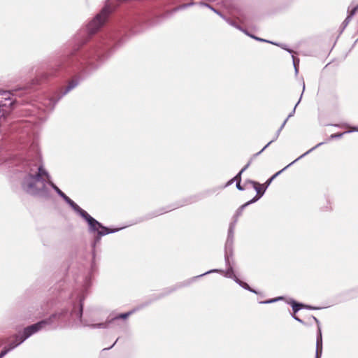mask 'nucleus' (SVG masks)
I'll return each instance as SVG.
<instances>
[{
  "label": "nucleus",
  "mask_w": 358,
  "mask_h": 358,
  "mask_svg": "<svg viewBox=\"0 0 358 358\" xmlns=\"http://www.w3.org/2000/svg\"><path fill=\"white\" fill-rule=\"evenodd\" d=\"M271 180L268 178L266 182L264 184H263L262 185H264V187H266V189L268 188V187L270 185V184L271 183Z\"/></svg>",
  "instance_id": "nucleus-40"
},
{
  "label": "nucleus",
  "mask_w": 358,
  "mask_h": 358,
  "mask_svg": "<svg viewBox=\"0 0 358 358\" xmlns=\"http://www.w3.org/2000/svg\"><path fill=\"white\" fill-rule=\"evenodd\" d=\"M242 171H239L234 178H233V180H234V182H236V183L237 182H241V175H242Z\"/></svg>",
  "instance_id": "nucleus-30"
},
{
  "label": "nucleus",
  "mask_w": 358,
  "mask_h": 358,
  "mask_svg": "<svg viewBox=\"0 0 358 358\" xmlns=\"http://www.w3.org/2000/svg\"><path fill=\"white\" fill-rule=\"evenodd\" d=\"M235 282L238 285H239L241 287H243V289H245L250 292L257 294V292L255 289L250 287V285L247 282L242 281L238 278H235Z\"/></svg>",
  "instance_id": "nucleus-17"
},
{
  "label": "nucleus",
  "mask_w": 358,
  "mask_h": 358,
  "mask_svg": "<svg viewBox=\"0 0 358 358\" xmlns=\"http://www.w3.org/2000/svg\"><path fill=\"white\" fill-rule=\"evenodd\" d=\"M243 32H244L246 35L249 36L250 37H251L252 38H254V39H255V40H256V41H261V42L268 43L274 44V45H278V46L280 45L279 44H278V43H274V42H272V41H268V40H266V39H264V38H261L257 37V36H255V35H253V34H250L247 30H246V31H243Z\"/></svg>",
  "instance_id": "nucleus-20"
},
{
  "label": "nucleus",
  "mask_w": 358,
  "mask_h": 358,
  "mask_svg": "<svg viewBox=\"0 0 358 358\" xmlns=\"http://www.w3.org/2000/svg\"><path fill=\"white\" fill-rule=\"evenodd\" d=\"M334 127H340L341 125L340 124H333Z\"/></svg>",
  "instance_id": "nucleus-51"
},
{
  "label": "nucleus",
  "mask_w": 358,
  "mask_h": 358,
  "mask_svg": "<svg viewBox=\"0 0 358 358\" xmlns=\"http://www.w3.org/2000/svg\"><path fill=\"white\" fill-rule=\"evenodd\" d=\"M281 47H282L283 49H285V50H287V51H288L289 52H290V53L292 52L290 49L282 47V46H281Z\"/></svg>",
  "instance_id": "nucleus-48"
},
{
  "label": "nucleus",
  "mask_w": 358,
  "mask_h": 358,
  "mask_svg": "<svg viewBox=\"0 0 358 358\" xmlns=\"http://www.w3.org/2000/svg\"><path fill=\"white\" fill-rule=\"evenodd\" d=\"M195 3H194V2L192 1V2H190V3L183 4V5L181 6V8H188V7H190V6H192L194 5Z\"/></svg>",
  "instance_id": "nucleus-36"
},
{
  "label": "nucleus",
  "mask_w": 358,
  "mask_h": 358,
  "mask_svg": "<svg viewBox=\"0 0 358 358\" xmlns=\"http://www.w3.org/2000/svg\"><path fill=\"white\" fill-rule=\"evenodd\" d=\"M297 322H299V323H301L302 324H306L305 322L300 318L297 320Z\"/></svg>",
  "instance_id": "nucleus-45"
},
{
  "label": "nucleus",
  "mask_w": 358,
  "mask_h": 358,
  "mask_svg": "<svg viewBox=\"0 0 358 358\" xmlns=\"http://www.w3.org/2000/svg\"><path fill=\"white\" fill-rule=\"evenodd\" d=\"M351 20H352V17H350V16L348 15L346 17V18L345 19V20L342 23V30H341V31H343V29L348 26V24H349V22H350Z\"/></svg>",
  "instance_id": "nucleus-28"
},
{
  "label": "nucleus",
  "mask_w": 358,
  "mask_h": 358,
  "mask_svg": "<svg viewBox=\"0 0 358 358\" xmlns=\"http://www.w3.org/2000/svg\"><path fill=\"white\" fill-rule=\"evenodd\" d=\"M236 224V220L232 221L229 226L227 238L224 246V260L225 264H229V257L233 255V244L234 237V229Z\"/></svg>",
  "instance_id": "nucleus-7"
},
{
  "label": "nucleus",
  "mask_w": 358,
  "mask_h": 358,
  "mask_svg": "<svg viewBox=\"0 0 358 358\" xmlns=\"http://www.w3.org/2000/svg\"><path fill=\"white\" fill-rule=\"evenodd\" d=\"M227 269L225 272V276L229 278H232L235 281V278H238L235 274L234 271V268L231 265V263L229 262V264H227Z\"/></svg>",
  "instance_id": "nucleus-19"
},
{
  "label": "nucleus",
  "mask_w": 358,
  "mask_h": 358,
  "mask_svg": "<svg viewBox=\"0 0 358 358\" xmlns=\"http://www.w3.org/2000/svg\"><path fill=\"white\" fill-rule=\"evenodd\" d=\"M358 11V4L352 8L350 10H348V16L352 18V17L357 13Z\"/></svg>",
  "instance_id": "nucleus-27"
},
{
  "label": "nucleus",
  "mask_w": 358,
  "mask_h": 358,
  "mask_svg": "<svg viewBox=\"0 0 358 358\" xmlns=\"http://www.w3.org/2000/svg\"><path fill=\"white\" fill-rule=\"evenodd\" d=\"M251 162H252V159L247 163V164H245L244 166V167L240 171H242V173H243L245 170H247L248 169V167L250 166Z\"/></svg>",
  "instance_id": "nucleus-34"
},
{
  "label": "nucleus",
  "mask_w": 358,
  "mask_h": 358,
  "mask_svg": "<svg viewBox=\"0 0 358 358\" xmlns=\"http://www.w3.org/2000/svg\"><path fill=\"white\" fill-rule=\"evenodd\" d=\"M66 315L67 311L66 310L52 314L48 318L42 320L36 323L25 327L22 333H19L18 334H15L14 336L15 339L11 342L14 343V345H16L17 348L30 336L43 329L46 325L51 324L55 319H63Z\"/></svg>",
  "instance_id": "nucleus-4"
},
{
  "label": "nucleus",
  "mask_w": 358,
  "mask_h": 358,
  "mask_svg": "<svg viewBox=\"0 0 358 358\" xmlns=\"http://www.w3.org/2000/svg\"><path fill=\"white\" fill-rule=\"evenodd\" d=\"M81 78L75 76L69 80L65 87H58L50 92L42 99V104L46 110L52 111L56 104L68 93L75 89L80 83Z\"/></svg>",
  "instance_id": "nucleus-3"
},
{
  "label": "nucleus",
  "mask_w": 358,
  "mask_h": 358,
  "mask_svg": "<svg viewBox=\"0 0 358 358\" xmlns=\"http://www.w3.org/2000/svg\"><path fill=\"white\" fill-rule=\"evenodd\" d=\"M288 303L292 306V311L294 313H296L301 309H304L305 304L303 303L298 302L294 299H291Z\"/></svg>",
  "instance_id": "nucleus-15"
},
{
  "label": "nucleus",
  "mask_w": 358,
  "mask_h": 358,
  "mask_svg": "<svg viewBox=\"0 0 358 358\" xmlns=\"http://www.w3.org/2000/svg\"><path fill=\"white\" fill-rule=\"evenodd\" d=\"M326 143V142H320L319 143H317L315 146L313 147L312 148H310V150H308L307 152H306L305 153H303V155H301V156H299L298 158H296L295 160H294L292 162H291L290 164H289L287 166H286L285 168H283L282 170L278 171L277 173H275L274 175H273L269 179L273 181V179H275V178H277V176H278L279 174H280L284 170H285L287 167L290 166L291 165H292L294 163H295L296 161L299 160L300 159L303 158V157H305L306 155H308L309 153H310L311 152H313L314 150H315L316 148H319L320 146H321L322 145Z\"/></svg>",
  "instance_id": "nucleus-11"
},
{
  "label": "nucleus",
  "mask_w": 358,
  "mask_h": 358,
  "mask_svg": "<svg viewBox=\"0 0 358 358\" xmlns=\"http://www.w3.org/2000/svg\"><path fill=\"white\" fill-rule=\"evenodd\" d=\"M326 143V142H320L319 143H317L315 146L313 147L312 148H310V150H308L307 152H306L305 153H303V155H301V156H299L298 158H296L295 160H294L292 162H291L290 164H289L287 166H286L285 168H283L282 170L278 171L277 173H275L274 175H273L269 179L273 181V179H275V178H277V176H278L279 174H280L284 170H285L287 167L290 166L291 165H292L294 163H295L296 161L299 160L300 159L303 158V157H305L306 155H308L309 153H310L311 152H313L314 150H315L316 148H319L320 146H321L322 145Z\"/></svg>",
  "instance_id": "nucleus-9"
},
{
  "label": "nucleus",
  "mask_w": 358,
  "mask_h": 358,
  "mask_svg": "<svg viewBox=\"0 0 358 358\" xmlns=\"http://www.w3.org/2000/svg\"><path fill=\"white\" fill-rule=\"evenodd\" d=\"M167 211H168V210H166V212H167ZM164 213H165V211L160 210V212H159V213H155V214L153 215V216H152V217H156V216H157V215H162V214H163Z\"/></svg>",
  "instance_id": "nucleus-41"
},
{
  "label": "nucleus",
  "mask_w": 358,
  "mask_h": 358,
  "mask_svg": "<svg viewBox=\"0 0 358 358\" xmlns=\"http://www.w3.org/2000/svg\"><path fill=\"white\" fill-rule=\"evenodd\" d=\"M312 318L313 319V320L317 324V329H319V327H321L320 326V322L319 320L317 317H315V316H312Z\"/></svg>",
  "instance_id": "nucleus-38"
},
{
  "label": "nucleus",
  "mask_w": 358,
  "mask_h": 358,
  "mask_svg": "<svg viewBox=\"0 0 358 358\" xmlns=\"http://www.w3.org/2000/svg\"><path fill=\"white\" fill-rule=\"evenodd\" d=\"M79 215L87 222L89 233L94 235L92 243L93 259L95 257L96 245L100 242L101 237L109 234L117 232L124 228H108L92 217L85 210L82 212Z\"/></svg>",
  "instance_id": "nucleus-2"
},
{
  "label": "nucleus",
  "mask_w": 358,
  "mask_h": 358,
  "mask_svg": "<svg viewBox=\"0 0 358 358\" xmlns=\"http://www.w3.org/2000/svg\"><path fill=\"white\" fill-rule=\"evenodd\" d=\"M91 282L90 278H86L85 285H84V291L87 292V289L90 287Z\"/></svg>",
  "instance_id": "nucleus-31"
},
{
  "label": "nucleus",
  "mask_w": 358,
  "mask_h": 358,
  "mask_svg": "<svg viewBox=\"0 0 358 358\" xmlns=\"http://www.w3.org/2000/svg\"><path fill=\"white\" fill-rule=\"evenodd\" d=\"M346 133L344 132H342V133H336V134H333L330 136L329 138L330 139H336V138H341L344 134H345Z\"/></svg>",
  "instance_id": "nucleus-29"
},
{
  "label": "nucleus",
  "mask_w": 358,
  "mask_h": 358,
  "mask_svg": "<svg viewBox=\"0 0 358 358\" xmlns=\"http://www.w3.org/2000/svg\"><path fill=\"white\" fill-rule=\"evenodd\" d=\"M236 186L239 191H243L245 189V188L241 185V182H237Z\"/></svg>",
  "instance_id": "nucleus-37"
},
{
  "label": "nucleus",
  "mask_w": 358,
  "mask_h": 358,
  "mask_svg": "<svg viewBox=\"0 0 358 358\" xmlns=\"http://www.w3.org/2000/svg\"><path fill=\"white\" fill-rule=\"evenodd\" d=\"M292 317L293 319H294L296 321L299 319V317L296 315V313H293V314H292Z\"/></svg>",
  "instance_id": "nucleus-44"
},
{
  "label": "nucleus",
  "mask_w": 358,
  "mask_h": 358,
  "mask_svg": "<svg viewBox=\"0 0 358 358\" xmlns=\"http://www.w3.org/2000/svg\"><path fill=\"white\" fill-rule=\"evenodd\" d=\"M223 272L222 270H220V269H211L210 271H208L201 275H196V276H194L192 278H191L190 280H189L187 282L184 283V285H180V287L181 286H187V285H189L191 282L195 281L197 278H201L202 276H204L207 274H209V273H222ZM179 287V286H176V287H170V288H166L165 290H164V292L162 293V294H154L153 296H152V297L147 301H145V303H142L139 307L137 308V309H140V308H143L145 306H149L150 304H151L153 301H155L166 295H168L169 294L171 293L172 292L176 290Z\"/></svg>",
  "instance_id": "nucleus-6"
},
{
  "label": "nucleus",
  "mask_w": 358,
  "mask_h": 358,
  "mask_svg": "<svg viewBox=\"0 0 358 358\" xmlns=\"http://www.w3.org/2000/svg\"><path fill=\"white\" fill-rule=\"evenodd\" d=\"M117 341H118V338H117V339L114 342V343H113L111 346H110L109 348H104V349H103V350H109V349L112 348H113V347L116 344V343L117 342Z\"/></svg>",
  "instance_id": "nucleus-43"
},
{
  "label": "nucleus",
  "mask_w": 358,
  "mask_h": 358,
  "mask_svg": "<svg viewBox=\"0 0 358 358\" xmlns=\"http://www.w3.org/2000/svg\"><path fill=\"white\" fill-rule=\"evenodd\" d=\"M222 19L224 20L231 26L234 27L236 29L241 30L242 31H245V29H243L235 21L231 20L230 18L226 17L224 16V18Z\"/></svg>",
  "instance_id": "nucleus-23"
},
{
  "label": "nucleus",
  "mask_w": 358,
  "mask_h": 358,
  "mask_svg": "<svg viewBox=\"0 0 358 358\" xmlns=\"http://www.w3.org/2000/svg\"><path fill=\"white\" fill-rule=\"evenodd\" d=\"M320 308H320V307L313 306L307 305V304H305V307H304V309H307V310H319Z\"/></svg>",
  "instance_id": "nucleus-32"
},
{
  "label": "nucleus",
  "mask_w": 358,
  "mask_h": 358,
  "mask_svg": "<svg viewBox=\"0 0 358 358\" xmlns=\"http://www.w3.org/2000/svg\"><path fill=\"white\" fill-rule=\"evenodd\" d=\"M292 59H293L294 67L298 66L299 63V59L298 58L294 57L293 55H292Z\"/></svg>",
  "instance_id": "nucleus-33"
},
{
  "label": "nucleus",
  "mask_w": 358,
  "mask_h": 358,
  "mask_svg": "<svg viewBox=\"0 0 358 358\" xmlns=\"http://www.w3.org/2000/svg\"><path fill=\"white\" fill-rule=\"evenodd\" d=\"M49 178L50 173L43 165H40L35 173L24 176L21 182V187L29 195L48 200L51 197L48 187Z\"/></svg>",
  "instance_id": "nucleus-1"
},
{
  "label": "nucleus",
  "mask_w": 358,
  "mask_h": 358,
  "mask_svg": "<svg viewBox=\"0 0 358 358\" xmlns=\"http://www.w3.org/2000/svg\"><path fill=\"white\" fill-rule=\"evenodd\" d=\"M304 90H305V83H303V92H302V93H301V96H300V98H299V101H298V102L296 103V105H295V106L294 107L293 110H292L290 112V113L288 115L287 117L286 118L287 120H288L289 118H290L291 117H292V116L294 115V113H295V110H296V106L299 105V103H300V101H301V98H302V95H303V93Z\"/></svg>",
  "instance_id": "nucleus-24"
},
{
  "label": "nucleus",
  "mask_w": 358,
  "mask_h": 358,
  "mask_svg": "<svg viewBox=\"0 0 358 358\" xmlns=\"http://www.w3.org/2000/svg\"><path fill=\"white\" fill-rule=\"evenodd\" d=\"M95 265H94V261L93 260L92 263V270L94 271L95 268Z\"/></svg>",
  "instance_id": "nucleus-47"
},
{
  "label": "nucleus",
  "mask_w": 358,
  "mask_h": 358,
  "mask_svg": "<svg viewBox=\"0 0 358 358\" xmlns=\"http://www.w3.org/2000/svg\"><path fill=\"white\" fill-rule=\"evenodd\" d=\"M281 299H282V297L279 296V297L274 298V299H268V300H266V301H262L259 302V303H261V304L272 303H274V302H276V301L280 300Z\"/></svg>",
  "instance_id": "nucleus-25"
},
{
  "label": "nucleus",
  "mask_w": 358,
  "mask_h": 358,
  "mask_svg": "<svg viewBox=\"0 0 358 358\" xmlns=\"http://www.w3.org/2000/svg\"><path fill=\"white\" fill-rule=\"evenodd\" d=\"M288 120L285 119V121L282 122V124H281V126L280 127L279 129H282L284 128L285 125L286 124V122Z\"/></svg>",
  "instance_id": "nucleus-42"
},
{
  "label": "nucleus",
  "mask_w": 358,
  "mask_h": 358,
  "mask_svg": "<svg viewBox=\"0 0 358 358\" xmlns=\"http://www.w3.org/2000/svg\"><path fill=\"white\" fill-rule=\"evenodd\" d=\"M294 70H295V73H298V66H295Z\"/></svg>",
  "instance_id": "nucleus-49"
},
{
  "label": "nucleus",
  "mask_w": 358,
  "mask_h": 358,
  "mask_svg": "<svg viewBox=\"0 0 358 358\" xmlns=\"http://www.w3.org/2000/svg\"><path fill=\"white\" fill-rule=\"evenodd\" d=\"M357 131L358 132V127H352L351 129L345 131V133L349 134L351 132Z\"/></svg>",
  "instance_id": "nucleus-35"
},
{
  "label": "nucleus",
  "mask_w": 358,
  "mask_h": 358,
  "mask_svg": "<svg viewBox=\"0 0 358 358\" xmlns=\"http://www.w3.org/2000/svg\"><path fill=\"white\" fill-rule=\"evenodd\" d=\"M322 334L321 327H319V329L317 331L316 335V346H315V357L321 358L322 355Z\"/></svg>",
  "instance_id": "nucleus-12"
},
{
  "label": "nucleus",
  "mask_w": 358,
  "mask_h": 358,
  "mask_svg": "<svg viewBox=\"0 0 358 358\" xmlns=\"http://www.w3.org/2000/svg\"><path fill=\"white\" fill-rule=\"evenodd\" d=\"M48 185H49L55 192L79 215L85 210L81 208L76 203L71 199L66 196L52 180V177L50 175L48 178Z\"/></svg>",
  "instance_id": "nucleus-8"
},
{
  "label": "nucleus",
  "mask_w": 358,
  "mask_h": 358,
  "mask_svg": "<svg viewBox=\"0 0 358 358\" xmlns=\"http://www.w3.org/2000/svg\"><path fill=\"white\" fill-rule=\"evenodd\" d=\"M326 143V142H320L319 143H317L315 146L313 147L312 148H310V150H308L307 152H306L305 153H303V155H301V156H299L298 158H296L295 160H294L292 162H291L290 164H289L287 166H286L285 168H283L282 170L278 171L277 173H275L274 175H273L269 179L273 181V179H275V178H277V176H278L279 174H280L284 170H285L287 167L290 166L291 165H292L294 163H295L296 161L299 160L300 159L303 158V157H305L306 155H308L309 153H310L311 152H313L314 150H315L316 148H319L320 146H321L322 145Z\"/></svg>",
  "instance_id": "nucleus-10"
},
{
  "label": "nucleus",
  "mask_w": 358,
  "mask_h": 358,
  "mask_svg": "<svg viewBox=\"0 0 358 358\" xmlns=\"http://www.w3.org/2000/svg\"><path fill=\"white\" fill-rule=\"evenodd\" d=\"M245 183H250L252 185L253 188L255 189L257 194L256 195H261V198L264 194L266 187H264V185L259 184V182L252 180H248Z\"/></svg>",
  "instance_id": "nucleus-13"
},
{
  "label": "nucleus",
  "mask_w": 358,
  "mask_h": 358,
  "mask_svg": "<svg viewBox=\"0 0 358 358\" xmlns=\"http://www.w3.org/2000/svg\"><path fill=\"white\" fill-rule=\"evenodd\" d=\"M282 129H278L275 133V138H273V139L271 141H270L259 152L255 153V155H253L252 156V158H255L257 157L258 155H259L265 149H266L272 143H273L274 141H275L280 132H281Z\"/></svg>",
  "instance_id": "nucleus-16"
},
{
  "label": "nucleus",
  "mask_w": 358,
  "mask_h": 358,
  "mask_svg": "<svg viewBox=\"0 0 358 358\" xmlns=\"http://www.w3.org/2000/svg\"><path fill=\"white\" fill-rule=\"evenodd\" d=\"M13 104H14V103H13V102L12 101H10L9 105H10V106H12Z\"/></svg>",
  "instance_id": "nucleus-50"
},
{
  "label": "nucleus",
  "mask_w": 358,
  "mask_h": 358,
  "mask_svg": "<svg viewBox=\"0 0 358 358\" xmlns=\"http://www.w3.org/2000/svg\"><path fill=\"white\" fill-rule=\"evenodd\" d=\"M2 113L3 115H4L3 109L2 108V106L0 104V113Z\"/></svg>",
  "instance_id": "nucleus-46"
},
{
  "label": "nucleus",
  "mask_w": 358,
  "mask_h": 358,
  "mask_svg": "<svg viewBox=\"0 0 358 358\" xmlns=\"http://www.w3.org/2000/svg\"><path fill=\"white\" fill-rule=\"evenodd\" d=\"M136 309H133L129 312L120 313L114 317H110V320H112V324H115L117 320H119L120 319H122V320L127 319L131 315L134 313L136 312Z\"/></svg>",
  "instance_id": "nucleus-14"
},
{
  "label": "nucleus",
  "mask_w": 358,
  "mask_h": 358,
  "mask_svg": "<svg viewBox=\"0 0 358 358\" xmlns=\"http://www.w3.org/2000/svg\"><path fill=\"white\" fill-rule=\"evenodd\" d=\"M234 182V180H233V178L230 179L224 186V187H227L231 185H232Z\"/></svg>",
  "instance_id": "nucleus-39"
},
{
  "label": "nucleus",
  "mask_w": 358,
  "mask_h": 358,
  "mask_svg": "<svg viewBox=\"0 0 358 358\" xmlns=\"http://www.w3.org/2000/svg\"><path fill=\"white\" fill-rule=\"evenodd\" d=\"M16 348V345H14V343L10 342L7 345H6L3 350L0 352V358H3L5 355H6L9 352L13 350Z\"/></svg>",
  "instance_id": "nucleus-18"
},
{
  "label": "nucleus",
  "mask_w": 358,
  "mask_h": 358,
  "mask_svg": "<svg viewBox=\"0 0 358 358\" xmlns=\"http://www.w3.org/2000/svg\"><path fill=\"white\" fill-rule=\"evenodd\" d=\"M246 208V205H241L236 211L234 217H233V221L236 220L238 221V218L239 216H241L243 213V210Z\"/></svg>",
  "instance_id": "nucleus-21"
},
{
  "label": "nucleus",
  "mask_w": 358,
  "mask_h": 358,
  "mask_svg": "<svg viewBox=\"0 0 358 358\" xmlns=\"http://www.w3.org/2000/svg\"><path fill=\"white\" fill-rule=\"evenodd\" d=\"M85 299L84 292L80 294L78 296V303H74L72 310L70 313V317L76 322H80L85 327H90L92 329H108L110 325L112 324V320L110 317H108L106 320L103 322H99L96 324H89L86 320H83V301Z\"/></svg>",
  "instance_id": "nucleus-5"
},
{
  "label": "nucleus",
  "mask_w": 358,
  "mask_h": 358,
  "mask_svg": "<svg viewBox=\"0 0 358 358\" xmlns=\"http://www.w3.org/2000/svg\"><path fill=\"white\" fill-rule=\"evenodd\" d=\"M260 198H261V195H259H259H255L252 199H250V201H248V202L244 203V205H246V207H247L249 205H250L252 203H254L256 201H257L259 199H260Z\"/></svg>",
  "instance_id": "nucleus-26"
},
{
  "label": "nucleus",
  "mask_w": 358,
  "mask_h": 358,
  "mask_svg": "<svg viewBox=\"0 0 358 358\" xmlns=\"http://www.w3.org/2000/svg\"><path fill=\"white\" fill-rule=\"evenodd\" d=\"M200 4L201 6H206V7L210 8L211 10H213L217 15L220 16L222 18H224V15L220 11H219L218 10L215 9V8H213L210 4H209L208 3H200Z\"/></svg>",
  "instance_id": "nucleus-22"
}]
</instances>
